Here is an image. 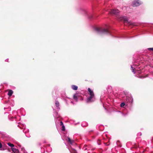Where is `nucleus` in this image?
<instances>
[{
	"instance_id": "12",
	"label": "nucleus",
	"mask_w": 153,
	"mask_h": 153,
	"mask_svg": "<svg viewBox=\"0 0 153 153\" xmlns=\"http://www.w3.org/2000/svg\"><path fill=\"white\" fill-rule=\"evenodd\" d=\"M46 151L48 152H49L51 151L52 149L51 148H50L49 147H47L46 148Z\"/></svg>"
},
{
	"instance_id": "5",
	"label": "nucleus",
	"mask_w": 153,
	"mask_h": 153,
	"mask_svg": "<svg viewBox=\"0 0 153 153\" xmlns=\"http://www.w3.org/2000/svg\"><path fill=\"white\" fill-rule=\"evenodd\" d=\"M118 18H119L120 20L123 21L125 22H127L128 20V18L126 16H120L119 18L118 17Z\"/></svg>"
},
{
	"instance_id": "19",
	"label": "nucleus",
	"mask_w": 153,
	"mask_h": 153,
	"mask_svg": "<svg viewBox=\"0 0 153 153\" xmlns=\"http://www.w3.org/2000/svg\"><path fill=\"white\" fill-rule=\"evenodd\" d=\"M148 50H152L153 51V48H148Z\"/></svg>"
},
{
	"instance_id": "22",
	"label": "nucleus",
	"mask_w": 153,
	"mask_h": 153,
	"mask_svg": "<svg viewBox=\"0 0 153 153\" xmlns=\"http://www.w3.org/2000/svg\"><path fill=\"white\" fill-rule=\"evenodd\" d=\"M110 88L111 89H112V87H110Z\"/></svg>"
},
{
	"instance_id": "6",
	"label": "nucleus",
	"mask_w": 153,
	"mask_h": 153,
	"mask_svg": "<svg viewBox=\"0 0 153 153\" xmlns=\"http://www.w3.org/2000/svg\"><path fill=\"white\" fill-rule=\"evenodd\" d=\"M12 149L13 153H18L19 152L18 150L16 148H12Z\"/></svg>"
},
{
	"instance_id": "2",
	"label": "nucleus",
	"mask_w": 153,
	"mask_h": 153,
	"mask_svg": "<svg viewBox=\"0 0 153 153\" xmlns=\"http://www.w3.org/2000/svg\"><path fill=\"white\" fill-rule=\"evenodd\" d=\"M95 30L97 32H102V33H110L109 31L107 29H104L103 30H102L101 28L100 27H96Z\"/></svg>"
},
{
	"instance_id": "9",
	"label": "nucleus",
	"mask_w": 153,
	"mask_h": 153,
	"mask_svg": "<svg viewBox=\"0 0 153 153\" xmlns=\"http://www.w3.org/2000/svg\"><path fill=\"white\" fill-rule=\"evenodd\" d=\"M72 89L74 90H76L77 89L78 87L75 85H72L71 86Z\"/></svg>"
},
{
	"instance_id": "20",
	"label": "nucleus",
	"mask_w": 153,
	"mask_h": 153,
	"mask_svg": "<svg viewBox=\"0 0 153 153\" xmlns=\"http://www.w3.org/2000/svg\"><path fill=\"white\" fill-rule=\"evenodd\" d=\"M60 125L61 126L63 125V123H62V121L60 122Z\"/></svg>"
},
{
	"instance_id": "14",
	"label": "nucleus",
	"mask_w": 153,
	"mask_h": 153,
	"mask_svg": "<svg viewBox=\"0 0 153 153\" xmlns=\"http://www.w3.org/2000/svg\"><path fill=\"white\" fill-rule=\"evenodd\" d=\"M73 98L74 100H77V97L76 95H74L73 96Z\"/></svg>"
},
{
	"instance_id": "13",
	"label": "nucleus",
	"mask_w": 153,
	"mask_h": 153,
	"mask_svg": "<svg viewBox=\"0 0 153 153\" xmlns=\"http://www.w3.org/2000/svg\"><path fill=\"white\" fill-rule=\"evenodd\" d=\"M7 144L9 146L12 147V148L14 146V145L13 144H12L10 143H8Z\"/></svg>"
},
{
	"instance_id": "4",
	"label": "nucleus",
	"mask_w": 153,
	"mask_h": 153,
	"mask_svg": "<svg viewBox=\"0 0 153 153\" xmlns=\"http://www.w3.org/2000/svg\"><path fill=\"white\" fill-rule=\"evenodd\" d=\"M119 13V11L117 10H111L110 12V13L112 15H117L118 13Z\"/></svg>"
},
{
	"instance_id": "17",
	"label": "nucleus",
	"mask_w": 153,
	"mask_h": 153,
	"mask_svg": "<svg viewBox=\"0 0 153 153\" xmlns=\"http://www.w3.org/2000/svg\"><path fill=\"white\" fill-rule=\"evenodd\" d=\"M131 68L132 69V71L134 73V74H135V72H134V69L133 67L131 66Z\"/></svg>"
},
{
	"instance_id": "1",
	"label": "nucleus",
	"mask_w": 153,
	"mask_h": 153,
	"mask_svg": "<svg viewBox=\"0 0 153 153\" xmlns=\"http://www.w3.org/2000/svg\"><path fill=\"white\" fill-rule=\"evenodd\" d=\"M88 91L90 95V97L87 99V102H89L94 101L95 99L93 91L91 90L90 88H88Z\"/></svg>"
},
{
	"instance_id": "25",
	"label": "nucleus",
	"mask_w": 153,
	"mask_h": 153,
	"mask_svg": "<svg viewBox=\"0 0 153 153\" xmlns=\"http://www.w3.org/2000/svg\"><path fill=\"white\" fill-rule=\"evenodd\" d=\"M140 135H141V133H140Z\"/></svg>"
},
{
	"instance_id": "16",
	"label": "nucleus",
	"mask_w": 153,
	"mask_h": 153,
	"mask_svg": "<svg viewBox=\"0 0 153 153\" xmlns=\"http://www.w3.org/2000/svg\"><path fill=\"white\" fill-rule=\"evenodd\" d=\"M125 105V104L124 102H122L120 104V106L121 107H123Z\"/></svg>"
},
{
	"instance_id": "23",
	"label": "nucleus",
	"mask_w": 153,
	"mask_h": 153,
	"mask_svg": "<svg viewBox=\"0 0 153 153\" xmlns=\"http://www.w3.org/2000/svg\"><path fill=\"white\" fill-rule=\"evenodd\" d=\"M7 60H8L7 59H6L5 61H7Z\"/></svg>"
},
{
	"instance_id": "8",
	"label": "nucleus",
	"mask_w": 153,
	"mask_h": 153,
	"mask_svg": "<svg viewBox=\"0 0 153 153\" xmlns=\"http://www.w3.org/2000/svg\"><path fill=\"white\" fill-rule=\"evenodd\" d=\"M126 100L129 102H132L133 101V99L132 97H127Z\"/></svg>"
},
{
	"instance_id": "10",
	"label": "nucleus",
	"mask_w": 153,
	"mask_h": 153,
	"mask_svg": "<svg viewBox=\"0 0 153 153\" xmlns=\"http://www.w3.org/2000/svg\"><path fill=\"white\" fill-rule=\"evenodd\" d=\"M68 141L69 142L70 144H72L74 143V140H71V139H70V138L69 137H68Z\"/></svg>"
},
{
	"instance_id": "18",
	"label": "nucleus",
	"mask_w": 153,
	"mask_h": 153,
	"mask_svg": "<svg viewBox=\"0 0 153 153\" xmlns=\"http://www.w3.org/2000/svg\"><path fill=\"white\" fill-rule=\"evenodd\" d=\"M2 147V145L0 143V150H4V149H1V148Z\"/></svg>"
},
{
	"instance_id": "15",
	"label": "nucleus",
	"mask_w": 153,
	"mask_h": 153,
	"mask_svg": "<svg viewBox=\"0 0 153 153\" xmlns=\"http://www.w3.org/2000/svg\"><path fill=\"white\" fill-rule=\"evenodd\" d=\"M65 126L64 125H62V130L63 131H64L65 130Z\"/></svg>"
},
{
	"instance_id": "3",
	"label": "nucleus",
	"mask_w": 153,
	"mask_h": 153,
	"mask_svg": "<svg viewBox=\"0 0 153 153\" xmlns=\"http://www.w3.org/2000/svg\"><path fill=\"white\" fill-rule=\"evenodd\" d=\"M140 4V2L139 0H135L132 3V5L133 7L139 6Z\"/></svg>"
},
{
	"instance_id": "11",
	"label": "nucleus",
	"mask_w": 153,
	"mask_h": 153,
	"mask_svg": "<svg viewBox=\"0 0 153 153\" xmlns=\"http://www.w3.org/2000/svg\"><path fill=\"white\" fill-rule=\"evenodd\" d=\"M55 104H56V107H57V108H58L59 109V102L58 101H56Z\"/></svg>"
},
{
	"instance_id": "24",
	"label": "nucleus",
	"mask_w": 153,
	"mask_h": 153,
	"mask_svg": "<svg viewBox=\"0 0 153 153\" xmlns=\"http://www.w3.org/2000/svg\"><path fill=\"white\" fill-rule=\"evenodd\" d=\"M7 60H8L7 59H6L5 61H7Z\"/></svg>"
},
{
	"instance_id": "7",
	"label": "nucleus",
	"mask_w": 153,
	"mask_h": 153,
	"mask_svg": "<svg viewBox=\"0 0 153 153\" xmlns=\"http://www.w3.org/2000/svg\"><path fill=\"white\" fill-rule=\"evenodd\" d=\"M13 91L11 90H10L9 91L7 94L9 96H11L13 94Z\"/></svg>"
},
{
	"instance_id": "21",
	"label": "nucleus",
	"mask_w": 153,
	"mask_h": 153,
	"mask_svg": "<svg viewBox=\"0 0 153 153\" xmlns=\"http://www.w3.org/2000/svg\"><path fill=\"white\" fill-rule=\"evenodd\" d=\"M122 114L123 115V116H125V115L124 114H123V113H122Z\"/></svg>"
}]
</instances>
